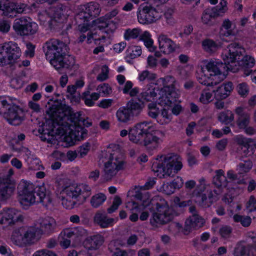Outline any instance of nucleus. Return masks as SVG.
<instances>
[{
    "instance_id": "f257e3e1",
    "label": "nucleus",
    "mask_w": 256,
    "mask_h": 256,
    "mask_svg": "<svg viewBox=\"0 0 256 256\" xmlns=\"http://www.w3.org/2000/svg\"><path fill=\"white\" fill-rule=\"evenodd\" d=\"M49 118L58 125L66 123L68 128L74 132L75 138L78 140L86 137L88 130L80 124L82 120V112H74L70 107L56 100L46 112Z\"/></svg>"
},
{
    "instance_id": "f03ea898",
    "label": "nucleus",
    "mask_w": 256,
    "mask_h": 256,
    "mask_svg": "<svg viewBox=\"0 0 256 256\" xmlns=\"http://www.w3.org/2000/svg\"><path fill=\"white\" fill-rule=\"evenodd\" d=\"M46 58L58 70L62 68L71 70L75 68V60L68 55V47L66 44L58 39L52 38L46 42L43 46Z\"/></svg>"
},
{
    "instance_id": "7ed1b4c3",
    "label": "nucleus",
    "mask_w": 256,
    "mask_h": 256,
    "mask_svg": "<svg viewBox=\"0 0 256 256\" xmlns=\"http://www.w3.org/2000/svg\"><path fill=\"white\" fill-rule=\"evenodd\" d=\"M18 200L24 208L35 203H42L47 206L52 198L44 186L34 187L32 184L21 181L18 186Z\"/></svg>"
},
{
    "instance_id": "20e7f679",
    "label": "nucleus",
    "mask_w": 256,
    "mask_h": 256,
    "mask_svg": "<svg viewBox=\"0 0 256 256\" xmlns=\"http://www.w3.org/2000/svg\"><path fill=\"white\" fill-rule=\"evenodd\" d=\"M150 122L144 121L136 124L129 130L128 138L134 143L144 146L148 150L156 149L160 142V138L150 132Z\"/></svg>"
},
{
    "instance_id": "39448f33",
    "label": "nucleus",
    "mask_w": 256,
    "mask_h": 256,
    "mask_svg": "<svg viewBox=\"0 0 256 256\" xmlns=\"http://www.w3.org/2000/svg\"><path fill=\"white\" fill-rule=\"evenodd\" d=\"M182 164L177 155L168 154L158 156L153 162L152 168L156 172L162 174L160 178L174 177L181 170Z\"/></svg>"
},
{
    "instance_id": "423d86ee",
    "label": "nucleus",
    "mask_w": 256,
    "mask_h": 256,
    "mask_svg": "<svg viewBox=\"0 0 256 256\" xmlns=\"http://www.w3.org/2000/svg\"><path fill=\"white\" fill-rule=\"evenodd\" d=\"M148 209L152 212L150 218V224L154 227H158L170 222L176 216L172 208H169L164 200L158 202H152L148 206Z\"/></svg>"
},
{
    "instance_id": "0eeeda50",
    "label": "nucleus",
    "mask_w": 256,
    "mask_h": 256,
    "mask_svg": "<svg viewBox=\"0 0 256 256\" xmlns=\"http://www.w3.org/2000/svg\"><path fill=\"white\" fill-rule=\"evenodd\" d=\"M42 236V232L36 226H22L12 234V242L19 246H30L36 242Z\"/></svg>"
},
{
    "instance_id": "6e6552de",
    "label": "nucleus",
    "mask_w": 256,
    "mask_h": 256,
    "mask_svg": "<svg viewBox=\"0 0 256 256\" xmlns=\"http://www.w3.org/2000/svg\"><path fill=\"white\" fill-rule=\"evenodd\" d=\"M246 51L240 44L233 42L229 44L222 54V60L226 64L236 68V72L238 70L236 63L242 56H245Z\"/></svg>"
},
{
    "instance_id": "1a4fd4ad",
    "label": "nucleus",
    "mask_w": 256,
    "mask_h": 256,
    "mask_svg": "<svg viewBox=\"0 0 256 256\" xmlns=\"http://www.w3.org/2000/svg\"><path fill=\"white\" fill-rule=\"evenodd\" d=\"M166 82L164 86V95L159 98L158 104L162 106H172L173 104L180 102L179 94L176 90L174 83V78L172 76H168L164 78Z\"/></svg>"
},
{
    "instance_id": "9d476101",
    "label": "nucleus",
    "mask_w": 256,
    "mask_h": 256,
    "mask_svg": "<svg viewBox=\"0 0 256 256\" xmlns=\"http://www.w3.org/2000/svg\"><path fill=\"white\" fill-rule=\"evenodd\" d=\"M14 173L10 168L5 176L0 177V201H6L14 193L16 182L12 176Z\"/></svg>"
},
{
    "instance_id": "9b49d317",
    "label": "nucleus",
    "mask_w": 256,
    "mask_h": 256,
    "mask_svg": "<svg viewBox=\"0 0 256 256\" xmlns=\"http://www.w3.org/2000/svg\"><path fill=\"white\" fill-rule=\"evenodd\" d=\"M138 19L142 24H151L159 20L162 12L150 6L140 5L138 8Z\"/></svg>"
},
{
    "instance_id": "f8f14e48",
    "label": "nucleus",
    "mask_w": 256,
    "mask_h": 256,
    "mask_svg": "<svg viewBox=\"0 0 256 256\" xmlns=\"http://www.w3.org/2000/svg\"><path fill=\"white\" fill-rule=\"evenodd\" d=\"M12 28L18 34L24 36L36 34L38 26L36 23L29 21L26 18L21 17L14 20Z\"/></svg>"
},
{
    "instance_id": "ddd939ff",
    "label": "nucleus",
    "mask_w": 256,
    "mask_h": 256,
    "mask_svg": "<svg viewBox=\"0 0 256 256\" xmlns=\"http://www.w3.org/2000/svg\"><path fill=\"white\" fill-rule=\"evenodd\" d=\"M141 32V30L138 28H128L125 30L124 38L126 40H130L138 37V40L144 42L145 46L148 48L150 52H154L156 47L153 46L154 42L151 38V35L147 31L144 32L142 34Z\"/></svg>"
},
{
    "instance_id": "4468645a",
    "label": "nucleus",
    "mask_w": 256,
    "mask_h": 256,
    "mask_svg": "<svg viewBox=\"0 0 256 256\" xmlns=\"http://www.w3.org/2000/svg\"><path fill=\"white\" fill-rule=\"evenodd\" d=\"M124 162L123 160H118L116 158L114 160L113 154H109L108 160L104 164V174L102 176L106 181L111 180L116 175L117 172L124 169Z\"/></svg>"
},
{
    "instance_id": "2eb2a0df",
    "label": "nucleus",
    "mask_w": 256,
    "mask_h": 256,
    "mask_svg": "<svg viewBox=\"0 0 256 256\" xmlns=\"http://www.w3.org/2000/svg\"><path fill=\"white\" fill-rule=\"evenodd\" d=\"M22 214L13 208H4L0 212V224L6 226H14L23 220Z\"/></svg>"
},
{
    "instance_id": "dca6fc26",
    "label": "nucleus",
    "mask_w": 256,
    "mask_h": 256,
    "mask_svg": "<svg viewBox=\"0 0 256 256\" xmlns=\"http://www.w3.org/2000/svg\"><path fill=\"white\" fill-rule=\"evenodd\" d=\"M206 69L210 73V76H217L223 74L228 71H231L233 72H236V68L232 66L226 64V62L222 63L218 60H211L206 66Z\"/></svg>"
},
{
    "instance_id": "f3484780",
    "label": "nucleus",
    "mask_w": 256,
    "mask_h": 256,
    "mask_svg": "<svg viewBox=\"0 0 256 256\" xmlns=\"http://www.w3.org/2000/svg\"><path fill=\"white\" fill-rule=\"evenodd\" d=\"M100 4L96 2H90L85 6L84 12L79 13L76 16V20H84L90 22L97 17L100 12Z\"/></svg>"
},
{
    "instance_id": "a211bd4d",
    "label": "nucleus",
    "mask_w": 256,
    "mask_h": 256,
    "mask_svg": "<svg viewBox=\"0 0 256 256\" xmlns=\"http://www.w3.org/2000/svg\"><path fill=\"white\" fill-rule=\"evenodd\" d=\"M24 112L22 108L16 104H11L6 112L4 113V118L9 124L14 126L19 125L22 120Z\"/></svg>"
},
{
    "instance_id": "6ab92c4d",
    "label": "nucleus",
    "mask_w": 256,
    "mask_h": 256,
    "mask_svg": "<svg viewBox=\"0 0 256 256\" xmlns=\"http://www.w3.org/2000/svg\"><path fill=\"white\" fill-rule=\"evenodd\" d=\"M193 197L194 200L199 206L207 208L210 206L218 198H216V195H214L212 190H207L205 192H194Z\"/></svg>"
},
{
    "instance_id": "aec40b11",
    "label": "nucleus",
    "mask_w": 256,
    "mask_h": 256,
    "mask_svg": "<svg viewBox=\"0 0 256 256\" xmlns=\"http://www.w3.org/2000/svg\"><path fill=\"white\" fill-rule=\"evenodd\" d=\"M82 192V188L79 186L70 185L65 187L62 190V193L66 194V201L68 202L66 208L71 209L76 204V200H71V199H76Z\"/></svg>"
},
{
    "instance_id": "412c9836",
    "label": "nucleus",
    "mask_w": 256,
    "mask_h": 256,
    "mask_svg": "<svg viewBox=\"0 0 256 256\" xmlns=\"http://www.w3.org/2000/svg\"><path fill=\"white\" fill-rule=\"evenodd\" d=\"M204 223V219L198 214L192 215L185 222L184 233L188 234L192 228L198 229L202 228Z\"/></svg>"
},
{
    "instance_id": "4be33fe9",
    "label": "nucleus",
    "mask_w": 256,
    "mask_h": 256,
    "mask_svg": "<svg viewBox=\"0 0 256 256\" xmlns=\"http://www.w3.org/2000/svg\"><path fill=\"white\" fill-rule=\"evenodd\" d=\"M2 46L8 60H16L20 56L21 50L16 43L9 42L3 44Z\"/></svg>"
},
{
    "instance_id": "5701e85b",
    "label": "nucleus",
    "mask_w": 256,
    "mask_h": 256,
    "mask_svg": "<svg viewBox=\"0 0 256 256\" xmlns=\"http://www.w3.org/2000/svg\"><path fill=\"white\" fill-rule=\"evenodd\" d=\"M64 8V6L62 4L58 6V8L56 10H54V16L53 18H50L48 16L50 19L48 21V24L50 29H58L62 28V22L60 21V18L63 15V12Z\"/></svg>"
},
{
    "instance_id": "b1692460",
    "label": "nucleus",
    "mask_w": 256,
    "mask_h": 256,
    "mask_svg": "<svg viewBox=\"0 0 256 256\" xmlns=\"http://www.w3.org/2000/svg\"><path fill=\"white\" fill-rule=\"evenodd\" d=\"M234 112L238 116L236 124L240 129L245 128L250 124V114L246 112L242 107H237Z\"/></svg>"
},
{
    "instance_id": "393cba45",
    "label": "nucleus",
    "mask_w": 256,
    "mask_h": 256,
    "mask_svg": "<svg viewBox=\"0 0 256 256\" xmlns=\"http://www.w3.org/2000/svg\"><path fill=\"white\" fill-rule=\"evenodd\" d=\"M233 84L231 82L224 83L217 90L214 92H215L214 97L217 100H222L228 97L233 90Z\"/></svg>"
},
{
    "instance_id": "a878e982",
    "label": "nucleus",
    "mask_w": 256,
    "mask_h": 256,
    "mask_svg": "<svg viewBox=\"0 0 256 256\" xmlns=\"http://www.w3.org/2000/svg\"><path fill=\"white\" fill-rule=\"evenodd\" d=\"M159 48L164 54H168L175 50V44L166 35L158 37Z\"/></svg>"
},
{
    "instance_id": "bb28decb",
    "label": "nucleus",
    "mask_w": 256,
    "mask_h": 256,
    "mask_svg": "<svg viewBox=\"0 0 256 256\" xmlns=\"http://www.w3.org/2000/svg\"><path fill=\"white\" fill-rule=\"evenodd\" d=\"M114 222V218H108L104 212L98 211L94 216V222L102 228L112 226Z\"/></svg>"
},
{
    "instance_id": "cd10ccee",
    "label": "nucleus",
    "mask_w": 256,
    "mask_h": 256,
    "mask_svg": "<svg viewBox=\"0 0 256 256\" xmlns=\"http://www.w3.org/2000/svg\"><path fill=\"white\" fill-rule=\"evenodd\" d=\"M56 227L55 220L51 217H47L40 220L38 229L44 234H50L54 232Z\"/></svg>"
},
{
    "instance_id": "c85d7f7f",
    "label": "nucleus",
    "mask_w": 256,
    "mask_h": 256,
    "mask_svg": "<svg viewBox=\"0 0 256 256\" xmlns=\"http://www.w3.org/2000/svg\"><path fill=\"white\" fill-rule=\"evenodd\" d=\"M255 60L252 56L247 55L245 54L244 56H242L240 59L236 63L238 66H240L244 69V74L246 76L249 75L252 72V68L254 64Z\"/></svg>"
},
{
    "instance_id": "c756f323",
    "label": "nucleus",
    "mask_w": 256,
    "mask_h": 256,
    "mask_svg": "<svg viewBox=\"0 0 256 256\" xmlns=\"http://www.w3.org/2000/svg\"><path fill=\"white\" fill-rule=\"evenodd\" d=\"M126 106L133 116H138L144 107V102L140 98L131 99L127 102Z\"/></svg>"
},
{
    "instance_id": "7c9ffc66",
    "label": "nucleus",
    "mask_w": 256,
    "mask_h": 256,
    "mask_svg": "<svg viewBox=\"0 0 256 256\" xmlns=\"http://www.w3.org/2000/svg\"><path fill=\"white\" fill-rule=\"evenodd\" d=\"M104 241L102 236L96 234L88 237L85 241V244L88 250H96L102 244Z\"/></svg>"
},
{
    "instance_id": "2f4dec72",
    "label": "nucleus",
    "mask_w": 256,
    "mask_h": 256,
    "mask_svg": "<svg viewBox=\"0 0 256 256\" xmlns=\"http://www.w3.org/2000/svg\"><path fill=\"white\" fill-rule=\"evenodd\" d=\"M116 116L118 120L124 123L130 121L131 118L133 117L128 108H126V106L119 108L116 112Z\"/></svg>"
},
{
    "instance_id": "473e14b6",
    "label": "nucleus",
    "mask_w": 256,
    "mask_h": 256,
    "mask_svg": "<svg viewBox=\"0 0 256 256\" xmlns=\"http://www.w3.org/2000/svg\"><path fill=\"white\" fill-rule=\"evenodd\" d=\"M202 45L204 50L209 54L214 53L220 47V42H216L210 38L202 40Z\"/></svg>"
},
{
    "instance_id": "72a5a7b5",
    "label": "nucleus",
    "mask_w": 256,
    "mask_h": 256,
    "mask_svg": "<svg viewBox=\"0 0 256 256\" xmlns=\"http://www.w3.org/2000/svg\"><path fill=\"white\" fill-rule=\"evenodd\" d=\"M109 16L105 15L104 17H100L96 20H92V26H96V28L100 30L108 28L111 24H113L112 21L108 20Z\"/></svg>"
},
{
    "instance_id": "f704fd0d",
    "label": "nucleus",
    "mask_w": 256,
    "mask_h": 256,
    "mask_svg": "<svg viewBox=\"0 0 256 256\" xmlns=\"http://www.w3.org/2000/svg\"><path fill=\"white\" fill-rule=\"evenodd\" d=\"M240 162L238 166V170L240 174L248 172L252 168V162L248 158H244L243 156L239 158Z\"/></svg>"
},
{
    "instance_id": "c9c22d12",
    "label": "nucleus",
    "mask_w": 256,
    "mask_h": 256,
    "mask_svg": "<svg viewBox=\"0 0 256 256\" xmlns=\"http://www.w3.org/2000/svg\"><path fill=\"white\" fill-rule=\"evenodd\" d=\"M249 244H244L242 242L238 243L234 248V256H250Z\"/></svg>"
},
{
    "instance_id": "e433bc0d",
    "label": "nucleus",
    "mask_w": 256,
    "mask_h": 256,
    "mask_svg": "<svg viewBox=\"0 0 256 256\" xmlns=\"http://www.w3.org/2000/svg\"><path fill=\"white\" fill-rule=\"evenodd\" d=\"M216 175L213 178V184L215 186L220 188L222 186H226V178L224 176V172L222 170H218L216 171Z\"/></svg>"
},
{
    "instance_id": "4c0bfd02",
    "label": "nucleus",
    "mask_w": 256,
    "mask_h": 256,
    "mask_svg": "<svg viewBox=\"0 0 256 256\" xmlns=\"http://www.w3.org/2000/svg\"><path fill=\"white\" fill-rule=\"evenodd\" d=\"M218 119L222 123L228 124L234 120V114L229 110L222 112L218 114Z\"/></svg>"
},
{
    "instance_id": "58836bf2",
    "label": "nucleus",
    "mask_w": 256,
    "mask_h": 256,
    "mask_svg": "<svg viewBox=\"0 0 256 256\" xmlns=\"http://www.w3.org/2000/svg\"><path fill=\"white\" fill-rule=\"evenodd\" d=\"M219 16L220 14L213 10V8L212 9L207 8L203 12L201 19L204 24H208L212 18H214Z\"/></svg>"
},
{
    "instance_id": "ea45409f",
    "label": "nucleus",
    "mask_w": 256,
    "mask_h": 256,
    "mask_svg": "<svg viewBox=\"0 0 256 256\" xmlns=\"http://www.w3.org/2000/svg\"><path fill=\"white\" fill-rule=\"evenodd\" d=\"M160 116L157 119V122L160 124H167L170 122L172 118V115L168 113V110L166 108H162L160 110Z\"/></svg>"
},
{
    "instance_id": "a19ab883",
    "label": "nucleus",
    "mask_w": 256,
    "mask_h": 256,
    "mask_svg": "<svg viewBox=\"0 0 256 256\" xmlns=\"http://www.w3.org/2000/svg\"><path fill=\"white\" fill-rule=\"evenodd\" d=\"M106 199V196L104 194L99 193L92 197L90 204L93 208H97L102 205Z\"/></svg>"
},
{
    "instance_id": "79ce46f5",
    "label": "nucleus",
    "mask_w": 256,
    "mask_h": 256,
    "mask_svg": "<svg viewBox=\"0 0 256 256\" xmlns=\"http://www.w3.org/2000/svg\"><path fill=\"white\" fill-rule=\"evenodd\" d=\"M233 219L235 222H240L244 227L248 226L252 222V219L249 216H241L236 214L234 216Z\"/></svg>"
},
{
    "instance_id": "37998d69",
    "label": "nucleus",
    "mask_w": 256,
    "mask_h": 256,
    "mask_svg": "<svg viewBox=\"0 0 256 256\" xmlns=\"http://www.w3.org/2000/svg\"><path fill=\"white\" fill-rule=\"evenodd\" d=\"M15 6L14 2H7L1 15L8 18H13L14 16V12Z\"/></svg>"
},
{
    "instance_id": "c03bdc74",
    "label": "nucleus",
    "mask_w": 256,
    "mask_h": 256,
    "mask_svg": "<svg viewBox=\"0 0 256 256\" xmlns=\"http://www.w3.org/2000/svg\"><path fill=\"white\" fill-rule=\"evenodd\" d=\"M232 23L228 19L224 20L222 25V28L225 29L226 31L222 34L226 36L234 35V32L232 28Z\"/></svg>"
},
{
    "instance_id": "a18cd8bd",
    "label": "nucleus",
    "mask_w": 256,
    "mask_h": 256,
    "mask_svg": "<svg viewBox=\"0 0 256 256\" xmlns=\"http://www.w3.org/2000/svg\"><path fill=\"white\" fill-rule=\"evenodd\" d=\"M179 180V178L178 177L177 179H174L172 182L166 186L165 191H167L168 194H171L174 192L176 188H179L180 186V184H179V182L178 180Z\"/></svg>"
},
{
    "instance_id": "49530a36",
    "label": "nucleus",
    "mask_w": 256,
    "mask_h": 256,
    "mask_svg": "<svg viewBox=\"0 0 256 256\" xmlns=\"http://www.w3.org/2000/svg\"><path fill=\"white\" fill-rule=\"evenodd\" d=\"M128 52V56L132 59L140 56L142 52L141 48L139 46H134L132 48H129Z\"/></svg>"
},
{
    "instance_id": "de8ad7c7",
    "label": "nucleus",
    "mask_w": 256,
    "mask_h": 256,
    "mask_svg": "<svg viewBox=\"0 0 256 256\" xmlns=\"http://www.w3.org/2000/svg\"><path fill=\"white\" fill-rule=\"evenodd\" d=\"M76 20L80 23L78 26V29L80 33L86 32L90 30V28L93 26L89 23V22L85 20L84 22V20Z\"/></svg>"
},
{
    "instance_id": "09e8293b",
    "label": "nucleus",
    "mask_w": 256,
    "mask_h": 256,
    "mask_svg": "<svg viewBox=\"0 0 256 256\" xmlns=\"http://www.w3.org/2000/svg\"><path fill=\"white\" fill-rule=\"evenodd\" d=\"M122 204L120 198L116 196L114 197L112 205L108 208L107 212L108 214H112L116 210L118 206Z\"/></svg>"
},
{
    "instance_id": "8fccbe9b",
    "label": "nucleus",
    "mask_w": 256,
    "mask_h": 256,
    "mask_svg": "<svg viewBox=\"0 0 256 256\" xmlns=\"http://www.w3.org/2000/svg\"><path fill=\"white\" fill-rule=\"evenodd\" d=\"M237 90L239 94L242 96H246L248 93V88L246 82L240 84L237 86Z\"/></svg>"
},
{
    "instance_id": "3c124183",
    "label": "nucleus",
    "mask_w": 256,
    "mask_h": 256,
    "mask_svg": "<svg viewBox=\"0 0 256 256\" xmlns=\"http://www.w3.org/2000/svg\"><path fill=\"white\" fill-rule=\"evenodd\" d=\"M232 232V228L227 226L222 227L219 230L221 236L224 238H230Z\"/></svg>"
},
{
    "instance_id": "603ef678",
    "label": "nucleus",
    "mask_w": 256,
    "mask_h": 256,
    "mask_svg": "<svg viewBox=\"0 0 256 256\" xmlns=\"http://www.w3.org/2000/svg\"><path fill=\"white\" fill-rule=\"evenodd\" d=\"M226 10V2L224 0H220V4L213 8V10L217 13L224 14Z\"/></svg>"
},
{
    "instance_id": "864d4df0",
    "label": "nucleus",
    "mask_w": 256,
    "mask_h": 256,
    "mask_svg": "<svg viewBox=\"0 0 256 256\" xmlns=\"http://www.w3.org/2000/svg\"><path fill=\"white\" fill-rule=\"evenodd\" d=\"M246 208L249 212L256 211V200L254 196H250L247 202Z\"/></svg>"
},
{
    "instance_id": "5fc2aeb1",
    "label": "nucleus",
    "mask_w": 256,
    "mask_h": 256,
    "mask_svg": "<svg viewBox=\"0 0 256 256\" xmlns=\"http://www.w3.org/2000/svg\"><path fill=\"white\" fill-rule=\"evenodd\" d=\"M236 142L241 147H244L250 145L252 142L242 136H238L236 138Z\"/></svg>"
},
{
    "instance_id": "6e6d98bb",
    "label": "nucleus",
    "mask_w": 256,
    "mask_h": 256,
    "mask_svg": "<svg viewBox=\"0 0 256 256\" xmlns=\"http://www.w3.org/2000/svg\"><path fill=\"white\" fill-rule=\"evenodd\" d=\"M10 22L6 20H0V32L7 33L10 30Z\"/></svg>"
},
{
    "instance_id": "4d7b16f0",
    "label": "nucleus",
    "mask_w": 256,
    "mask_h": 256,
    "mask_svg": "<svg viewBox=\"0 0 256 256\" xmlns=\"http://www.w3.org/2000/svg\"><path fill=\"white\" fill-rule=\"evenodd\" d=\"M90 144L89 142H86L79 147L78 153L80 157L86 156L90 150Z\"/></svg>"
},
{
    "instance_id": "13d9d810",
    "label": "nucleus",
    "mask_w": 256,
    "mask_h": 256,
    "mask_svg": "<svg viewBox=\"0 0 256 256\" xmlns=\"http://www.w3.org/2000/svg\"><path fill=\"white\" fill-rule=\"evenodd\" d=\"M14 12L18 14H22L26 10L27 4L22 2H14Z\"/></svg>"
},
{
    "instance_id": "bf43d9fd",
    "label": "nucleus",
    "mask_w": 256,
    "mask_h": 256,
    "mask_svg": "<svg viewBox=\"0 0 256 256\" xmlns=\"http://www.w3.org/2000/svg\"><path fill=\"white\" fill-rule=\"evenodd\" d=\"M11 104L5 100H0V114H3V116H4V113L6 112L8 108Z\"/></svg>"
},
{
    "instance_id": "052dcab7",
    "label": "nucleus",
    "mask_w": 256,
    "mask_h": 256,
    "mask_svg": "<svg viewBox=\"0 0 256 256\" xmlns=\"http://www.w3.org/2000/svg\"><path fill=\"white\" fill-rule=\"evenodd\" d=\"M26 50L25 52L26 55L30 58H32L34 54L35 46L30 42H28L26 44Z\"/></svg>"
},
{
    "instance_id": "680f3d73",
    "label": "nucleus",
    "mask_w": 256,
    "mask_h": 256,
    "mask_svg": "<svg viewBox=\"0 0 256 256\" xmlns=\"http://www.w3.org/2000/svg\"><path fill=\"white\" fill-rule=\"evenodd\" d=\"M241 156H243L244 158H248V156H250L252 154V150H253V148L250 145L244 147H241Z\"/></svg>"
},
{
    "instance_id": "e2e57ef3",
    "label": "nucleus",
    "mask_w": 256,
    "mask_h": 256,
    "mask_svg": "<svg viewBox=\"0 0 256 256\" xmlns=\"http://www.w3.org/2000/svg\"><path fill=\"white\" fill-rule=\"evenodd\" d=\"M33 256H57L52 251L46 250H42L36 252Z\"/></svg>"
},
{
    "instance_id": "0e129e2a",
    "label": "nucleus",
    "mask_w": 256,
    "mask_h": 256,
    "mask_svg": "<svg viewBox=\"0 0 256 256\" xmlns=\"http://www.w3.org/2000/svg\"><path fill=\"white\" fill-rule=\"evenodd\" d=\"M212 94L210 92L202 93L200 98V101L204 104H208L210 102Z\"/></svg>"
},
{
    "instance_id": "69168bd1",
    "label": "nucleus",
    "mask_w": 256,
    "mask_h": 256,
    "mask_svg": "<svg viewBox=\"0 0 256 256\" xmlns=\"http://www.w3.org/2000/svg\"><path fill=\"white\" fill-rule=\"evenodd\" d=\"M227 177L228 178L232 180H238L236 182L238 184H243L244 180H238V175L234 174L232 171L229 170L227 173Z\"/></svg>"
},
{
    "instance_id": "338daca9",
    "label": "nucleus",
    "mask_w": 256,
    "mask_h": 256,
    "mask_svg": "<svg viewBox=\"0 0 256 256\" xmlns=\"http://www.w3.org/2000/svg\"><path fill=\"white\" fill-rule=\"evenodd\" d=\"M104 68H106V72H104V70H102V72L96 78L98 80L104 81L108 78V67L105 66Z\"/></svg>"
},
{
    "instance_id": "774afa93",
    "label": "nucleus",
    "mask_w": 256,
    "mask_h": 256,
    "mask_svg": "<svg viewBox=\"0 0 256 256\" xmlns=\"http://www.w3.org/2000/svg\"><path fill=\"white\" fill-rule=\"evenodd\" d=\"M228 144V139L223 138L219 140L216 144V147L219 150H223L226 148Z\"/></svg>"
}]
</instances>
